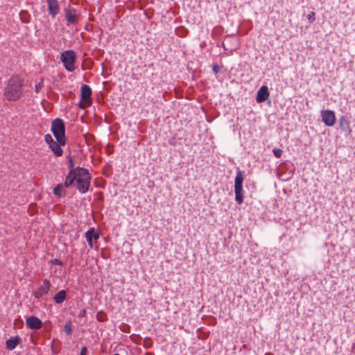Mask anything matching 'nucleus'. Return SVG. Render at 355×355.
Listing matches in <instances>:
<instances>
[{"instance_id": "f257e3e1", "label": "nucleus", "mask_w": 355, "mask_h": 355, "mask_svg": "<svg viewBox=\"0 0 355 355\" xmlns=\"http://www.w3.org/2000/svg\"><path fill=\"white\" fill-rule=\"evenodd\" d=\"M22 80L18 76L11 78L6 87L4 95L8 101H16L21 95Z\"/></svg>"}, {"instance_id": "f03ea898", "label": "nucleus", "mask_w": 355, "mask_h": 355, "mask_svg": "<svg viewBox=\"0 0 355 355\" xmlns=\"http://www.w3.org/2000/svg\"><path fill=\"white\" fill-rule=\"evenodd\" d=\"M75 181L77 182V189L82 193H86L89 187L91 182V176L89 171L84 168L77 167L76 172L73 173Z\"/></svg>"}, {"instance_id": "7ed1b4c3", "label": "nucleus", "mask_w": 355, "mask_h": 355, "mask_svg": "<svg viewBox=\"0 0 355 355\" xmlns=\"http://www.w3.org/2000/svg\"><path fill=\"white\" fill-rule=\"evenodd\" d=\"M51 131L58 142L64 146L66 144L65 128L62 119H56L52 122Z\"/></svg>"}, {"instance_id": "20e7f679", "label": "nucleus", "mask_w": 355, "mask_h": 355, "mask_svg": "<svg viewBox=\"0 0 355 355\" xmlns=\"http://www.w3.org/2000/svg\"><path fill=\"white\" fill-rule=\"evenodd\" d=\"M60 60L68 71L72 72L76 69V55L72 50H67L62 52Z\"/></svg>"}, {"instance_id": "39448f33", "label": "nucleus", "mask_w": 355, "mask_h": 355, "mask_svg": "<svg viewBox=\"0 0 355 355\" xmlns=\"http://www.w3.org/2000/svg\"><path fill=\"white\" fill-rule=\"evenodd\" d=\"M243 179L242 171L239 170L235 178L234 191L235 200L239 204L242 203L243 201V195L242 193Z\"/></svg>"}, {"instance_id": "423d86ee", "label": "nucleus", "mask_w": 355, "mask_h": 355, "mask_svg": "<svg viewBox=\"0 0 355 355\" xmlns=\"http://www.w3.org/2000/svg\"><path fill=\"white\" fill-rule=\"evenodd\" d=\"M80 95L84 101V103H80V107L85 108L91 103L92 89L89 86L87 85H82L80 88Z\"/></svg>"}, {"instance_id": "0eeeda50", "label": "nucleus", "mask_w": 355, "mask_h": 355, "mask_svg": "<svg viewBox=\"0 0 355 355\" xmlns=\"http://www.w3.org/2000/svg\"><path fill=\"white\" fill-rule=\"evenodd\" d=\"M321 117L323 123L327 126H333L336 123L335 113L332 110H322Z\"/></svg>"}, {"instance_id": "6e6552de", "label": "nucleus", "mask_w": 355, "mask_h": 355, "mask_svg": "<svg viewBox=\"0 0 355 355\" xmlns=\"http://www.w3.org/2000/svg\"><path fill=\"white\" fill-rule=\"evenodd\" d=\"M85 238L89 248L92 249L94 248L93 241H96L99 239V234L92 227L86 232Z\"/></svg>"}, {"instance_id": "1a4fd4ad", "label": "nucleus", "mask_w": 355, "mask_h": 355, "mask_svg": "<svg viewBox=\"0 0 355 355\" xmlns=\"http://www.w3.org/2000/svg\"><path fill=\"white\" fill-rule=\"evenodd\" d=\"M50 286L51 284L49 281H48L47 279H44L43 281V284L40 286V288L36 291L34 292V296L37 298L42 297L44 295L48 293Z\"/></svg>"}, {"instance_id": "9d476101", "label": "nucleus", "mask_w": 355, "mask_h": 355, "mask_svg": "<svg viewBox=\"0 0 355 355\" xmlns=\"http://www.w3.org/2000/svg\"><path fill=\"white\" fill-rule=\"evenodd\" d=\"M26 325L31 329H40L42 326V321L35 316H31L26 319Z\"/></svg>"}, {"instance_id": "9b49d317", "label": "nucleus", "mask_w": 355, "mask_h": 355, "mask_svg": "<svg viewBox=\"0 0 355 355\" xmlns=\"http://www.w3.org/2000/svg\"><path fill=\"white\" fill-rule=\"evenodd\" d=\"M65 17L68 24H75L78 22V17L76 14V11L74 9H66Z\"/></svg>"}, {"instance_id": "f8f14e48", "label": "nucleus", "mask_w": 355, "mask_h": 355, "mask_svg": "<svg viewBox=\"0 0 355 355\" xmlns=\"http://www.w3.org/2000/svg\"><path fill=\"white\" fill-rule=\"evenodd\" d=\"M269 96L268 89L266 86H262L257 92L256 101L257 103L264 102Z\"/></svg>"}, {"instance_id": "ddd939ff", "label": "nucleus", "mask_w": 355, "mask_h": 355, "mask_svg": "<svg viewBox=\"0 0 355 355\" xmlns=\"http://www.w3.org/2000/svg\"><path fill=\"white\" fill-rule=\"evenodd\" d=\"M48 8L50 15L55 17L58 13L60 8L57 0H47Z\"/></svg>"}, {"instance_id": "4468645a", "label": "nucleus", "mask_w": 355, "mask_h": 355, "mask_svg": "<svg viewBox=\"0 0 355 355\" xmlns=\"http://www.w3.org/2000/svg\"><path fill=\"white\" fill-rule=\"evenodd\" d=\"M20 338L18 336L11 337L6 341V347L9 350H13L19 343Z\"/></svg>"}, {"instance_id": "2eb2a0df", "label": "nucleus", "mask_w": 355, "mask_h": 355, "mask_svg": "<svg viewBox=\"0 0 355 355\" xmlns=\"http://www.w3.org/2000/svg\"><path fill=\"white\" fill-rule=\"evenodd\" d=\"M60 144L58 142V141H55L51 145L49 146V148L53 152V153L60 157L62 155L63 150L60 148Z\"/></svg>"}, {"instance_id": "dca6fc26", "label": "nucleus", "mask_w": 355, "mask_h": 355, "mask_svg": "<svg viewBox=\"0 0 355 355\" xmlns=\"http://www.w3.org/2000/svg\"><path fill=\"white\" fill-rule=\"evenodd\" d=\"M75 181L73 171H69L65 178L64 184H63L64 187H71Z\"/></svg>"}, {"instance_id": "f3484780", "label": "nucleus", "mask_w": 355, "mask_h": 355, "mask_svg": "<svg viewBox=\"0 0 355 355\" xmlns=\"http://www.w3.org/2000/svg\"><path fill=\"white\" fill-rule=\"evenodd\" d=\"M66 298V291L61 290L53 297L54 301L57 304H60L64 302Z\"/></svg>"}, {"instance_id": "a211bd4d", "label": "nucleus", "mask_w": 355, "mask_h": 355, "mask_svg": "<svg viewBox=\"0 0 355 355\" xmlns=\"http://www.w3.org/2000/svg\"><path fill=\"white\" fill-rule=\"evenodd\" d=\"M53 193L56 196L62 197L65 196L64 187L62 184H58L53 189Z\"/></svg>"}, {"instance_id": "6ab92c4d", "label": "nucleus", "mask_w": 355, "mask_h": 355, "mask_svg": "<svg viewBox=\"0 0 355 355\" xmlns=\"http://www.w3.org/2000/svg\"><path fill=\"white\" fill-rule=\"evenodd\" d=\"M340 126L345 131L349 129V124L343 117L340 119Z\"/></svg>"}, {"instance_id": "aec40b11", "label": "nucleus", "mask_w": 355, "mask_h": 355, "mask_svg": "<svg viewBox=\"0 0 355 355\" xmlns=\"http://www.w3.org/2000/svg\"><path fill=\"white\" fill-rule=\"evenodd\" d=\"M64 331L67 335H70L72 333V327L70 322L65 323L64 326Z\"/></svg>"}, {"instance_id": "412c9836", "label": "nucleus", "mask_w": 355, "mask_h": 355, "mask_svg": "<svg viewBox=\"0 0 355 355\" xmlns=\"http://www.w3.org/2000/svg\"><path fill=\"white\" fill-rule=\"evenodd\" d=\"M68 167L70 169L69 171H73V173L76 172V168H74V164L71 157H69L68 161Z\"/></svg>"}, {"instance_id": "4be33fe9", "label": "nucleus", "mask_w": 355, "mask_h": 355, "mask_svg": "<svg viewBox=\"0 0 355 355\" xmlns=\"http://www.w3.org/2000/svg\"><path fill=\"white\" fill-rule=\"evenodd\" d=\"M45 141L49 144V146L51 145L55 141L53 137L50 135H45Z\"/></svg>"}, {"instance_id": "5701e85b", "label": "nucleus", "mask_w": 355, "mask_h": 355, "mask_svg": "<svg viewBox=\"0 0 355 355\" xmlns=\"http://www.w3.org/2000/svg\"><path fill=\"white\" fill-rule=\"evenodd\" d=\"M273 154L276 157H280L282 156V150L281 149H279V148H274L273 150Z\"/></svg>"}, {"instance_id": "b1692460", "label": "nucleus", "mask_w": 355, "mask_h": 355, "mask_svg": "<svg viewBox=\"0 0 355 355\" xmlns=\"http://www.w3.org/2000/svg\"><path fill=\"white\" fill-rule=\"evenodd\" d=\"M315 12H311L308 15H307V19L309 21L310 23H312L315 21Z\"/></svg>"}, {"instance_id": "393cba45", "label": "nucleus", "mask_w": 355, "mask_h": 355, "mask_svg": "<svg viewBox=\"0 0 355 355\" xmlns=\"http://www.w3.org/2000/svg\"><path fill=\"white\" fill-rule=\"evenodd\" d=\"M87 347H83L81 349L80 354V355H86L87 354Z\"/></svg>"}, {"instance_id": "a878e982", "label": "nucleus", "mask_w": 355, "mask_h": 355, "mask_svg": "<svg viewBox=\"0 0 355 355\" xmlns=\"http://www.w3.org/2000/svg\"><path fill=\"white\" fill-rule=\"evenodd\" d=\"M42 86V84L41 83H38V84H37L35 85V91H36V92H38L40 91V89H41Z\"/></svg>"}, {"instance_id": "bb28decb", "label": "nucleus", "mask_w": 355, "mask_h": 355, "mask_svg": "<svg viewBox=\"0 0 355 355\" xmlns=\"http://www.w3.org/2000/svg\"><path fill=\"white\" fill-rule=\"evenodd\" d=\"M213 70L216 73H217L218 72V67L217 65H214L213 67Z\"/></svg>"}, {"instance_id": "cd10ccee", "label": "nucleus", "mask_w": 355, "mask_h": 355, "mask_svg": "<svg viewBox=\"0 0 355 355\" xmlns=\"http://www.w3.org/2000/svg\"><path fill=\"white\" fill-rule=\"evenodd\" d=\"M114 355H120V354H114Z\"/></svg>"}]
</instances>
